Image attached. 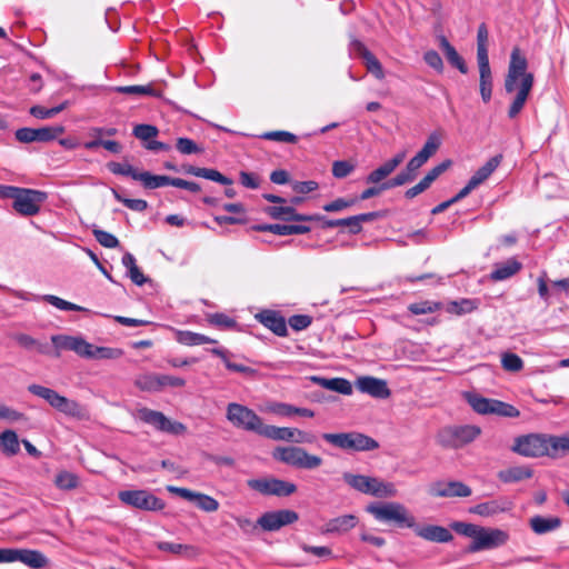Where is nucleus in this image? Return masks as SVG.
I'll return each mask as SVG.
<instances>
[{"label":"nucleus","mask_w":569,"mask_h":569,"mask_svg":"<svg viewBox=\"0 0 569 569\" xmlns=\"http://www.w3.org/2000/svg\"><path fill=\"white\" fill-rule=\"evenodd\" d=\"M528 62L518 48L510 56L508 72L505 79V90L515 97L508 110L510 119L516 118L523 109L533 87V74L527 71Z\"/></svg>","instance_id":"1"},{"label":"nucleus","mask_w":569,"mask_h":569,"mask_svg":"<svg viewBox=\"0 0 569 569\" xmlns=\"http://www.w3.org/2000/svg\"><path fill=\"white\" fill-rule=\"evenodd\" d=\"M367 511L380 522L393 523L399 528H416V518L400 502H381L367 506Z\"/></svg>","instance_id":"2"},{"label":"nucleus","mask_w":569,"mask_h":569,"mask_svg":"<svg viewBox=\"0 0 569 569\" xmlns=\"http://www.w3.org/2000/svg\"><path fill=\"white\" fill-rule=\"evenodd\" d=\"M480 435L481 429L476 425L446 426L438 431L436 441L442 448L459 449L476 440Z\"/></svg>","instance_id":"3"},{"label":"nucleus","mask_w":569,"mask_h":569,"mask_svg":"<svg viewBox=\"0 0 569 569\" xmlns=\"http://www.w3.org/2000/svg\"><path fill=\"white\" fill-rule=\"evenodd\" d=\"M551 446L552 435L529 433L517 437L511 450L528 458H539L545 456L553 458Z\"/></svg>","instance_id":"4"},{"label":"nucleus","mask_w":569,"mask_h":569,"mask_svg":"<svg viewBox=\"0 0 569 569\" xmlns=\"http://www.w3.org/2000/svg\"><path fill=\"white\" fill-rule=\"evenodd\" d=\"M272 457L277 461L305 470L317 469L323 462L321 457L311 455L305 448L298 446L277 447Z\"/></svg>","instance_id":"5"},{"label":"nucleus","mask_w":569,"mask_h":569,"mask_svg":"<svg viewBox=\"0 0 569 569\" xmlns=\"http://www.w3.org/2000/svg\"><path fill=\"white\" fill-rule=\"evenodd\" d=\"M322 439L342 450L370 451L379 447L373 438L356 431L323 433Z\"/></svg>","instance_id":"6"},{"label":"nucleus","mask_w":569,"mask_h":569,"mask_svg":"<svg viewBox=\"0 0 569 569\" xmlns=\"http://www.w3.org/2000/svg\"><path fill=\"white\" fill-rule=\"evenodd\" d=\"M226 418L234 428L257 435L263 425L262 419L252 409L237 402L227 406Z\"/></svg>","instance_id":"7"},{"label":"nucleus","mask_w":569,"mask_h":569,"mask_svg":"<svg viewBox=\"0 0 569 569\" xmlns=\"http://www.w3.org/2000/svg\"><path fill=\"white\" fill-rule=\"evenodd\" d=\"M133 416L136 419L152 426L154 429L161 432L180 436L187 431V427L183 423L179 421H172L162 412L149 409L147 407L137 408Z\"/></svg>","instance_id":"8"},{"label":"nucleus","mask_w":569,"mask_h":569,"mask_svg":"<svg viewBox=\"0 0 569 569\" xmlns=\"http://www.w3.org/2000/svg\"><path fill=\"white\" fill-rule=\"evenodd\" d=\"M468 402L471 408L480 415L495 413L498 416L511 418L519 416V410L517 408L500 400L488 399L478 395H471L468 397Z\"/></svg>","instance_id":"9"},{"label":"nucleus","mask_w":569,"mask_h":569,"mask_svg":"<svg viewBox=\"0 0 569 569\" xmlns=\"http://www.w3.org/2000/svg\"><path fill=\"white\" fill-rule=\"evenodd\" d=\"M247 486L264 496L288 497L297 491L293 482L276 478L249 479Z\"/></svg>","instance_id":"10"},{"label":"nucleus","mask_w":569,"mask_h":569,"mask_svg":"<svg viewBox=\"0 0 569 569\" xmlns=\"http://www.w3.org/2000/svg\"><path fill=\"white\" fill-rule=\"evenodd\" d=\"M121 502L141 510H161L164 503L147 490H123L118 495Z\"/></svg>","instance_id":"11"},{"label":"nucleus","mask_w":569,"mask_h":569,"mask_svg":"<svg viewBox=\"0 0 569 569\" xmlns=\"http://www.w3.org/2000/svg\"><path fill=\"white\" fill-rule=\"evenodd\" d=\"M509 540L507 531L498 528L480 527L476 540L468 547L469 552L493 549L505 545Z\"/></svg>","instance_id":"12"},{"label":"nucleus","mask_w":569,"mask_h":569,"mask_svg":"<svg viewBox=\"0 0 569 569\" xmlns=\"http://www.w3.org/2000/svg\"><path fill=\"white\" fill-rule=\"evenodd\" d=\"M47 193L33 189H22L12 203L13 209L22 216H34L40 211L41 204L46 201Z\"/></svg>","instance_id":"13"},{"label":"nucleus","mask_w":569,"mask_h":569,"mask_svg":"<svg viewBox=\"0 0 569 569\" xmlns=\"http://www.w3.org/2000/svg\"><path fill=\"white\" fill-rule=\"evenodd\" d=\"M64 132L62 126L43 127L39 129L20 128L16 131L14 136L19 142L30 143L34 141L48 142L58 138Z\"/></svg>","instance_id":"14"},{"label":"nucleus","mask_w":569,"mask_h":569,"mask_svg":"<svg viewBox=\"0 0 569 569\" xmlns=\"http://www.w3.org/2000/svg\"><path fill=\"white\" fill-rule=\"evenodd\" d=\"M429 493L438 498H466L472 490L461 481H436L430 485Z\"/></svg>","instance_id":"15"},{"label":"nucleus","mask_w":569,"mask_h":569,"mask_svg":"<svg viewBox=\"0 0 569 569\" xmlns=\"http://www.w3.org/2000/svg\"><path fill=\"white\" fill-rule=\"evenodd\" d=\"M298 518L296 511L282 509L263 513L257 523L266 531H276L283 526L296 522Z\"/></svg>","instance_id":"16"},{"label":"nucleus","mask_w":569,"mask_h":569,"mask_svg":"<svg viewBox=\"0 0 569 569\" xmlns=\"http://www.w3.org/2000/svg\"><path fill=\"white\" fill-rule=\"evenodd\" d=\"M512 509V502L505 497L478 503L469 509V512L480 517H493Z\"/></svg>","instance_id":"17"},{"label":"nucleus","mask_w":569,"mask_h":569,"mask_svg":"<svg viewBox=\"0 0 569 569\" xmlns=\"http://www.w3.org/2000/svg\"><path fill=\"white\" fill-rule=\"evenodd\" d=\"M356 386L361 392L368 393L376 398L385 399L390 396V390L387 386V382L382 379L369 376L360 377L357 379Z\"/></svg>","instance_id":"18"},{"label":"nucleus","mask_w":569,"mask_h":569,"mask_svg":"<svg viewBox=\"0 0 569 569\" xmlns=\"http://www.w3.org/2000/svg\"><path fill=\"white\" fill-rule=\"evenodd\" d=\"M51 341L57 350H71L79 357L83 358L88 341L82 337L56 335L51 337Z\"/></svg>","instance_id":"19"},{"label":"nucleus","mask_w":569,"mask_h":569,"mask_svg":"<svg viewBox=\"0 0 569 569\" xmlns=\"http://www.w3.org/2000/svg\"><path fill=\"white\" fill-rule=\"evenodd\" d=\"M266 212L273 219L286 221H313L321 219L318 214L308 216L298 213L296 209L290 206L268 207Z\"/></svg>","instance_id":"20"},{"label":"nucleus","mask_w":569,"mask_h":569,"mask_svg":"<svg viewBox=\"0 0 569 569\" xmlns=\"http://www.w3.org/2000/svg\"><path fill=\"white\" fill-rule=\"evenodd\" d=\"M256 318L268 329L279 337H286L288 333L287 323L279 312L273 310H263Z\"/></svg>","instance_id":"21"},{"label":"nucleus","mask_w":569,"mask_h":569,"mask_svg":"<svg viewBox=\"0 0 569 569\" xmlns=\"http://www.w3.org/2000/svg\"><path fill=\"white\" fill-rule=\"evenodd\" d=\"M352 49L363 59L367 70L372 73L377 79L385 78V71L380 61L359 41H352Z\"/></svg>","instance_id":"22"},{"label":"nucleus","mask_w":569,"mask_h":569,"mask_svg":"<svg viewBox=\"0 0 569 569\" xmlns=\"http://www.w3.org/2000/svg\"><path fill=\"white\" fill-rule=\"evenodd\" d=\"M417 536L420 538L433 541V542H449L453 539L452 533L449 531V529L441 527V526H435L429 525L425 527H417L413 528Z\"/></svg>","instance_id":"23"},{"label":"nucleus","mask_w":569,"mask_h":569,"mask_svg":"<svg viewBox=\"0 0 569 569\" xmlns=\"http://www.w3.org/2000/svg\"><path fill=\"white\" fill-rule=\"evenodd\" d=\"M16 561H20L32 569H41L48 565L47 557L42 552L32 549L14 548V562Z\"/></svg>","instance_id":"24"},{"label":"nucleus","mask_w":569,"mask_h":569,"mask_svg":"<svg viewBox=\"0 0 569 569\" xmlns=\"http://www.w3.org/2000/svg\"><path fill=\"white\" fill-rule=\"evenodd\" d=\"M256 231H269L278 236L303 234L310 231L305 224H258L252 227Z\"/></svg>","instance_id":"25"},{"label":"nucleus","mask_w":569,"mask_h":569,"mask_svg":"<svg viewBox=\"0 0 569 569\" xmlns=\"http://www.w3.org/2000/svg\"><path fill=\"white\" fill-rule=\"evenodd\" d=\"M561 519L557 516H533L529 519V527L536 535H546L561 527Z\"/></svg>","instance_id":"26"},{"label":"nucleus","mask_w":569,"mask_h":569,"mask_svg":"<svg viewBox=\"0 0 569 569\" xmlns=\"http://www.w3.org/2000/svg\"><path fill=\"white\" fill-rule=\"evenodd\" d=\"M123 353V350L120 348L98 347L88 342L83 358L94 360H116L121 358Z\"/></svg>","instance_id":"27"},{"label":"nucleus","mask_w":569,"mask_h":569,"mask_svg":"<svg viewBox=\"0 0 569 569\" xmlns=\"http://www.w3.org/2000/svg\"><path fill=\"white\" fill-rule=\"evenodd\" d=\"M366 495L378 498H392L397 496V489L392 482L383 481L375 477H369Z\"/></svg>","instance_id":"28"},{"label":"nucleus","mask_w":569,"mask_h":569,"mask_svg":"<svg viewBox=\"0 0 569 569\" xmlns=\"http://www.w3.org/2000/svg\"><path fill=\"white\" fill-rule=\"evenodd\" d=\"M439 44L448 62L452 67L457 68L461 73H467L468 68L465 60L460 57L455 47L451 46L445 36L439 37Z\"/></svg>","instance_id":"29"},{"label":"nucleus","mask_w":569,"mask_h":569,"mask_svg":"<svg viewBox=\"0 0 569 569\" xmlns=\"http://www.w3.org/2000/svg\"><path fill=\"white\" fill-rule=\"evenodd\" d=\"M497 476L505 483H513L531 478L532 470L526 466H515L500 470Z\"/></svg>","instance_id":"30"},{"label":"nucleus","mask_w":569,"mask_h":569,"mask_svg":"<svg viewBox=\"0 0 569 569\" xmlns=\"http://www.w3.org/2000/svg\"><path fill=\"white\" fill-rule=\"evenodd\" d=\"M521 267V263L515 258L508 259L507 261L495 266L490 278L495 281L506 280L519 272Z\"/></svg>","instance_id":"31"},{"label":"nucleus","mask_w":569,"mask_h":569,"mask_svg":"<svg viewBox=\"0 0 569 569\" xmlns=\"http://www.w3.org/2000/svg\"><path fill=\"white\" fill-rule=\"evenodd\" d=\"M184 172L194 177L204 178L224 186H230L232 180L223 176L216 169L199 168L194 166H188L184 168Z\"/></svg>","instance_id":"32"},{"label":"nucleus","mask_w":569,"mask_h":569,"mask_svg":"<svg viewBox=\"0 0 569 569\" xmlns=\"http://www.w3.org/2000/svg\"><path fill=\"white\" fill-rule=\"evenodd\" d=\"M358 523V519L353 515H345L329 520L325 526V531L328 533H341L347 532L355 528Z\"/></svg>","instance_id":"33"},{"label":"nucleus","mask_w":569,"mask_h":569,"mask_svg":"<svg viewBox=\"0 0 569 569\" xmlns=\"http://www.w3.org/2000/svg\"><path fill=\"white\" fill-rule=\"evenodd\" d=\"M312 381L331 391H336L342 395H350L352 392V386L350 381L343 378H322L312 377Z\"/></svg>","instance_id":"34"},{"label":"nucleus","mask_w":569,"mask_h":569,"mask_svg":"<svg viewBox=\"0 0 569 569\" xmlns=\"http://www.w3.org/2000/svg\"><path fill=\"white\" fill-rule=\"evenodd\" d=\"M501 162V156L490 158L482 167H480L469 181L477 188L485 182Z\"/></svg>","instance_id":"35"},{"label":"nucleus","mask_w":569,"mask_h":569,"mask_svg":"<svg viewBox=\"0 0 569 569\" xmlns=\"http://www.w3.org/2000/svg\"><path fill=\"white\" fill-rule=\"evenodd\" d=\"M56 410L77 419H83L87 417L86 408L82 405L64 396L61 397Z\"/></svg>","instance_id":"36"},{"label":"nucleus","mask_w":569,"mask_h":569,"mask_svg":"<svg viewBox=\"0 0 569 569\" xmlns=\"http://www.w3.org/2000/svg\"><path fill=\"white\" fill-rule=\"evenodd\" d=\"M28 391L46 400L53 409H57L59 401L62 397L56 390L36 383L29 385Z\"/></svg>","instance_id":"37"},{"label":"nucleus","mask_w":569,"mask_h":569,"mask_svg":"<svg viewBox=\"0 0 569 569\" xmlns=\"http://www.w3.org/2000/svg\"><path fill=\"white\" fill-rule=\"evenodd\" d=\"M292 431L289 427H277L271 425H262L259 436L266 437L268 439L278 440V441H288L290 442V436Z\"/></svg>","instance_id":"38"},{"label":"nucleus","mask_w":569,"mask_h":569,"mask_svg":"<svg viewBox=\"0 0 569 569\" xmlns=\"http://www.w3.org/2000/svg\"><path fill=\"white\" fill-rule=\"evenodd\" d=\"M177 341L186 346H199L206 343H217V340L211 339L204 335L192 331H178Z\"/></svg>","instance_id":"39"},{"label":"nucleus","mask_w":569,"mask_h":569,"mask_svg":"<svg viewBox=\"0 0 569 569\" xmlns=\"http://www.w3.org/2000/svg\"><path fill=\"white\" fill-rule=\"evenodd\" d=\"M171 177L168 176H156L148 171L140 172L138 181H141L143 187L147 189H157L164 186H171Z\"/></svg>","instance_id":"40"},{"label":"nucleus","mask_w":569,"mask_h":569,"mask_svg":"<svg viewBox=\"0 0 569 569\" xmlns=\"http://www.w3.org/2000/svg\"><path fill=\"white\" fill-rule=\"evenodd\" d=\"M134 385L138 389L148 392H157L160 391V381L159 375L156 373H144L140 375L136 378Z\"/></svg>","instance_id":"41"},{"label":"nucleus","mask_w":569,"mask_h":569,"mask_svg":"<svg viewBox=\"0 0 569 569\" xmlns=\"http://www.w3.org/2000/svg\"><path fill=\"white\" fill-rule=\"evenodd\" d=\"M0 446L4 453L13 456L19 452L18 436L12 430H6L0 435Z\"/></svg>","instance_id":"42"},{"label":"nucleus","mask_w":569,"mask_h":569,"mask_svg":"<svg viewBox=\"0 0 569 569\" xmlns=\"http://www.w3.org/2000/svg\"><path fill=\"white\" fill-rule=\"evenodd\" d=\"M210 352L212 355L219 357L223 361L226 367L231 371H236V372H240V373H253L254 372V370L251 369L250 367L231 362L229 359V351L223 348H212V349H210Z\"/></svg>","instance_id":"43"},{"label":"nucleus","mask_w":569,"mask_h":569,"mask_svg":"<svg viewBox=\"0 0 569 569\" xmlns=\"http://www.w3.org/2000/svg\"><path fill=\"white\" fill-rule=\"evenodd\" d=\"M442 141V133L440 131L431 132L423 147L419 151L427 160H429L440 148Z\"/></svg>","instance_id":"44"},{"label":"nucleus","mask_w":569,"mask_h":569,"mask_svg":"<svg viewBox=\"0 0 569 569\" xmlns=\"http://www.w3.org/2000/svg\"><path fill=\"white\" fill-rule=\"evenodd\" d=\"M54 485L61 490H72L78 487L79 478L69 471H60L57 473Z\"/></svg>","instance_id":"45"},{"label":"nucleus","mask_w":569,"mask_h":569,"mask_svg":"<svg viewBox=\"0 0 569 569\" xmlns=\"http://www.w3.org/2000/svg\"><path fill=\"white\" fill-rule=\"evenodd\" d=\"M41 299L60 310L88 311L86 308H83L81 306L69 302V301L63 300L62 298L53 296V295H44L41 297Z\"/></svg>","instance_id":"46"},{"label":"nucleus","mask_w":569,"mask_h":569,"mask_svg":"<svg viewBox=\"0 0 569 569\" xmlns=\"http://www.w3.org/2000/svg\"><path fill=\"white\" fill-rule=\"evenodd\" d=\"M477 308V305L471 299H461L459 301H451L447 306V311L457 316L469 313Z\"/></svg>","instance_id":"47"},{"label":"nucleus","mask_w":569,"mask_h":569,"mask_svg":"<svg viewBox=\"0 0 569 569\" xmlns=\"http://www.w3.org/2000/svg\"><path fill=\"white\" fill-rule=\"evenodd\" d=\"M345 482L349 485L355 490L366 493L368 487V478L369 476L363 475H353L350 472H345L342 476Z\"/></svg>","instance_id":"48"},{"label":"nucleus","mask_w":569,"mask_h":569,"mask_svg":"<svg viewBox=\"0 0 569 569\" xmlns=\"http://www.w3.org/2000/svg\"><path fill=\"white\" fill-rule=\"evenodd\" d=\"M480 73V94L485 102H489L492 96V74L491 70L479 71Z\"/></svg>","instance_id":"49"},{"label":"nucleus","mask_w":569,"mask_h":569,"mask_svg":"<svg viewBox=\"0 0 569 569\" xmlns=\"http://www.w3.org/2000/svg\"><path fill=\"white\" fill-rule=\"evenodd\" d=\"M132 133L137 139L147 143L158 136L159 130L152 124H137Z\"/></svg>","instance_id":"50"},{"label":"nucleus","mask_w":569,"mask_h":569,"mask_svg":"<svg viewBox=\"0 0 569 569\" xmlns=\"http://www.w3.org/2000/svg\"><path fill=\"white\" fill-rule=\"evenodd\" d=\"M441 308V303L435 301H420L409 305L408 310L412 315L432 313Z\"/></svg>","instance_id":"51"},{"label":"nucleus","mask_w":569,"mask_h":569,"mask_svg":"<svg viewBox=\"0 0 569 569\" xmlns=\"http://www.w3.org/2000/svg\"><path fill=\"white\" fill-rule=\"evenodd\" d=\"M551 448L553 458L569 453V432L562 436H552Z\"/></svg>","instance_id":"52"},{"label":"nucleus","mask_w":569,"mask_h":569,"mask_svg":"<svg viewBox=\"0 0 569 569\" xmlns=\"http://www.w3.org/2000/svg\"><path fill=\"white\" fill-rule=\"evenodd\" d=\"M14 340L17 341V343H19V346H21L24 349L36 348L40 353H48L47 346L39 343L29 335L18 333L14 336Z\"/></svg>","instance_id":"53"},{"label":"nucleus","mask_w":569,"mask_h":569,"mask_svg":"<svg viewBox=\"0 0 569 569\" xmlns=\"http://www.w3.org/2000/svg\"><path fill=\"white\" fill-rule=\"evenodd\" d=\"M502 368L507 371L517 372L523 367L522 359L512 352H506L501 358Z\"/></svg>","instance_id":"54"},{"label":"nucleus","mask_w":569,"mask_h":569,"mask_svg":"<svg viewBox=\"0 0 569 569\" xmlns=\"http://www.w3.org/2000/svg\"><path fill=\"white\" fill-rule=\"evenodd\" d=\"M109 170L113 174L129 176L134 180H138L139 171L129 163L110 162L108 163Z\"/></svg>","instance_id":"55"},{"label":"nucleus","mask_w":569,"mask_h":569,"mask_svg":"<svg viewBox=\"0 0 569 569\" xmlns=\"http://www.w3.org/2000/svg\"><path fill=\"white\" fill-rule=\"evenodd\" d=\"M395 170L390 167V164L386 161L380 167L371 171L366 181L367 183H373L377 184L381 182L385 178L390 176Z\"/></svg>","instance_id":"56"},{"label":"nucleus","mask_w":569,"mask_h":569,"mask_svg":"<svg viewBox=\"0 0 569 569\" xmlns=\"http://www.w3.org/2000/svg\"><path fill=\"white\" fill-rule=\"evenodd\" d=\"M320 218H321L320 220L323 221L322 222L323 228L348 227L350 233L357 234V231H356L357 227L353 221V217L343 218V219H325L322 217H320Z\"/></svg>","instance_id":"57"},{"label":"nucleus","mask_w":569,"mask_h":569,"mask_svg":"<svg viewBox=\"0 0 569 569\" xmlns=\"http://www.w3.org/2000/svg\"><path fill=\"white\" fill-rule=\"evenodd\" d=\"M92 233L96 240L106 248H116L119 246V240L110 232L100 229H93Z\"/></svg>","instance_id":"58"},{"label":"nucleus","mask_w":569,"mask_h":569,"mask_svg":"<svg viewBox=\"0 0 569 569\" xmlns=\"http://www.w3.org/2000/svg\"><path fill=\"white\" fill-rule=\"evenodd\" d=\"M113 90L118 93L137 96H150L154 92L151 86H121L116 87Z\"/></svg>","instance_id":"59"},{"label":"nucleus","mask_w":569,"mask_h":569,"mask_svg":"<svg viewBox=\"0 0 569 569\" xmlns=\"http://www.w3.org/2000/svg\"><path fill=\"white\" fill-rule=\"evenodd\" d=\"M196 506L206 512H214L219 509L218 500H216L211 496L201 492L197 498Z\"/></svg>","instance_id":"60"},{"label":"nucleus","mask_w":569,"mask_h":569,"mask_svg":"<svg viewBox=\"0 0 569 569\" xmlns=\"http://www.w3.org/2000/svg\"><path fill=\"white\" fill-rule=\"evenodd\" d=\"M451 528L459 535L472 538V541H475L480 527L472 523L457 521L451 525Z\"/></svg>","instance_id":"61"},{"label":"nucleus","mask_w":569,"mask_h":569,"mask_svg":"<svg viewBox=\"0 0 569 569\" xmlns=\"http://www.w3.org/2000/svg\"><path fill=\"white\" fill-rule=\"evenodd\" d=\"M355 170V164L347 160H338L332 164V174L338 179L346 178Z\"/></svg>","instance_id":"62"},{"label":"nucleus","mask_w":569,"mask_h":569,"mask_svg":"<svg viewBox=\"0 0 569 569\" xmlns=\"http://www.w3.org/2000/svg\"><path fill=\"white\" fill-rule=\"evenodd\" d=\"M264 410L284 417L293 415V406L284 402L267 403Z\"/></svg>","instance_id":"63"},{"label":"nucleus","mask_w":569,"mask_h":569,"mask_svg":"<svg viewBox=\"0 0 569 569\" xmlns=\"http://www.w3.org/2000/svg\"><path fill=\"white\" fill-rule=\"evenodd\" d=\"M176 147L182 154H192L201 151L197 143L189 138H178Z\"/></svg>","instance_id":"64"}]
</instances>
